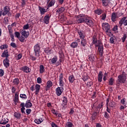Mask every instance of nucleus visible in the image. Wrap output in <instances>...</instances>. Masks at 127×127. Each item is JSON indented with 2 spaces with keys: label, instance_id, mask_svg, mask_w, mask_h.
Segmentation results:
<instances>
[{
  "label": "nucleus",
  "instance_id": "25",
  "mask_svg": "<svg viewBox=\"0 0 127 127\" xmlns=\"http://www.w3.org/2000/svg\"><path fill=\"white\" fill-rule=\"evenodd\" d=\"M35 90H36L35 95H38V93H39V91H40V85L36 84L35 85Z\"/></svg>",
  "mask_w": 127,
  "mask_h": 127
},
{
  "label": "nucleus",
  "instance_id": "37",
  "mask_svg": "<svg viewBox=\"0 0 127 127\" xmlns=\"http://www.w3.org/2000/svg\"><path fill=\"white\" fill-rule=\"evenodd\" d=\"M97 115H98L97 112H93L91 116L92 121H95V120H96V117H97Z\"/></svg>",
  "mask_w": 127,
  "mask_h": 127
},
{
  "label": "nucleus",
  "instance_id": "14",
  "mask_svg": "<svg viewBox=\"0 0 127 127\" xmlns=\"http://www.w3.org/2000/svg\"><path fill=\"white\" fill-rule=\"evenodd\" d=\"M60 86L63 87L64 86V82H63V74L61 73L59 76Z\"/></svg>",
  "mask_w": 127,
  "mask_h": 127
},
{
  "label": "nucleus",
  "instance_id": "34",
  "mask_svg": "<svg viewBox=\"0 0 127 127\" xmlns=\"http://www.w3.org/2000/svg\"><path fill=\"white\" fill-rule=\"evenodd\" d=\"M64 10H65V8L62 7L61 8H59L57 10V12H58V13H62V12H64Z\"/></svg>",
  "mask_w": 127,
  "mask_h": 127
},
{
  "label": "nucleus",
  "instance_id": "53",
  "mask_svg": "<svg viewBox=\"0 0 127 127\" xmlns=\"http://www.w3.org/2000/svg\"><path fill=\"white\" fill-rule=\"evenodd\" d=\"M104 113L105 114L104 116L106 118V119H109L110 118V115H109L108 112H105Z\"/></svg>",
  "mask_w": 127,
  "mask_h": 127
},
{
  "label": "nucleus",
  "instance_id": "17",
  "mask_svg": "<svg viewBox=\"0 0 127 127\" xmlns=\"http://www.w3.org/2000/svg\"><path fill=\"white\" fill-rule=\"evenodd\" d=\"M50 19V16L49 15H46L44 17V22L46 24H48L49 23V20Z\"/></svg>",
  "mask_w": 127,
  "mask_h": 127
},
{
  "label": "nucleus",
  "instance_id": "51",
  "mask_svg": "<svg viewBox=\"0 0 127 127\" xmlns=\"http://www.w3.org/2000/svg\"><path fill=\"white\" fill-rule=\"evenodd\" d=\"M100 109L96 107L95 109H94V112L96 113V114H97V115H99V114L100 113Z\"/></svg>",
  "mask_w": 127,
  "mask_h": 127
},
{
  "label": "nucleus",
  "instance_id": "33",
  "mask_svg": "<svg viewBox=\"0 0 127 127\" xmlns=\"http://www.w3.org/2000/svg\"><path fill=\"white\" fill-rule=\"evenodd\" d=\"M58 60V59H57V57H55L53 59L50 60V61L52 64H55L56 62H57V61Z\"/></svg>",
  "mask_w": 127,
  "mask_h": 127
},
{
  "label": "nucleus",
  "instance_id": "26",
  "mask_svg": "<svg viewBox=\"0 0 127 127\" xmlns=\"http://www.w3.org/2000/svg\"><path fill=\"white\" fill-rule=\"evenodd\" d=\"M98 76V81L99 82H102V80H103V72L99 71Z\"/></svg>",
  "mask_w": 127,
  "mask_h": 127
},
{
  "label": "nucleus",
  "instance_id": "52",
  "mask_svg": "<svg viewBox=\"0 0 127 127\" xmlns=\"http://www.w3.org/2000/svg\"><path fill=\"white\" fill-rule=\"evenodd\" d=\"M126 39H127V34H124L123 37L122 38V42H125Z\"/></svg>",
  "mask_w": 127,
  "mask_h": 127
},
{
  "label": "nucleus",
  "instance_id": "3",
  "mask_svg": "<svg viewBox=\"0 0 127 127\" xmlns=\"http://www.w3.org/2000/svg\"><path fill=\"white\" fill-rule=\"evenodd\" d=\"M34 48L35 56H36V57H39V53H40V46L39 45V44H37L34 47Z\"/></svg>",
  "mask_w": 127,
  "mask_h": 127
},
{
  "label": "nucleus",
  "instance_id": "49",
  "mask_svg": "<svg viewBox=\"0 0 127 127\" xmlns=\"http://www.w3.org/2000/svg\"><path fill=\"white\" fill-rule=\"evenodd\" d=\"M20 97H21L22 99H27V96L25 94H21L20 95Z\"/></svg>",
  "mask_w": 127,
  "mask_h": 127
},
{
  "label": "nucleus",
  "instance_id": "13",
  "mask_svg": "<svg viewBox=\"0 0 127 127\" xmlns=\"http://www.w3.org/2000/svg\"><path fill=\"white\" fill-rule=\"evenodd\" d=\"M63 87H58L56 89V92L57 96H61V94H62V92H63Z\"/></svg>",
  "mask_w": 127,
  "mask_h": 127
},
{
  "label": "nucleus",
  "instance_id": "10",
  "mask_svg": "<svg viewBox=\"0 0 127 127\" xmlns=\"http://www.w3.org/2000/svg\"><path fill=\"white\" fill-rule=\"evenodd\" d=\"M8 29L9 30V34L10 36L11 37V40L12 41V42H14V36L13 35V34L12 33V30L11 29V27H8Z\"/></svg>",
  "mask_w": 127,
  "mask_h": 127
},
{
  "label": "nucleus",
  "instance_id": "32",
  "mask_svg": "<svg viewBox=\"0 0 127 127\" xmlns=\"http://www.w3.org/2000/svg\"><path fill=\"white\" fill-rule=\"evenodd\" d=\"M63 107H64V106H66V105H67V103H68V100L67 99V97H64V99L63 100Z\"/></svg>",
  "mask_w": 127,
  "mask_h": 127
},
{
  "label": "nucleus",
  "instance_id": "15",
  "mask_svg": "<svg viewBox=\"0 0 127 127\" xmlns=\"http://www.w3.org/2000/svg\"><path fill=\"white\" fill-rule=\"evenodd\" d=\"M4 66L6 68H8V67H9V60L8 58H5L3 61Z\"/></svg>",
  "mask_w": 127,
  "mask_h": 127
},
{
  "label": "nucleus",
  "instance_id": "48",
  "mask_svg": "<svg viewBox=\"0 0 127 127\" xmlns=\"http://www.w3.org/2000/svg\"><path fill=\"white\" fill-rule=\"evenodd\" d=\"M116 40V38L115 37H111L110 39V43L113 44H115V40Z\"/></svg>",
  "mask_w": 127,
  "mask_h": 127
},
{
  "label": "nucleus",
  "instance_id": "29",
  "mask_svg": "<svg viewBox=\"0 0 127 127\" xmlns=\"http://www.w3.org/2000/svg\"><path fill=\"white\" fill-rule=\"evenodd\" d=\"M81 39H82L81 41V46H83V47H85V46L87 45V40H86L85 38Z\"/></svg>",
  "mask_w": 127,
  "mask_h": 127
},
{
  "label": "nucleus",
  "instance_id": "4",
  "mask_svg": "<svg viewBox=\"0 0 127 127\" xmlns=\"http://www.w3.org/2000/svg\"><path fill=\"white\" fill-rule=\"evenodd\" d=\"M9 11H10V8L8 6H5L4 7L3 10L1 11L2 15H6V14H9Z\"/></svg>",
  "mask_w": 127,
  "mask_h": 127
},
{
  "label": "nucleus",
  "instance_id": "30",
  "mask_svg": "<svg viewBox=\"0 0 127 127\" xmlns=\"http://www.w3.org/2000/svg\"><path fill=\"white\" fill-rule=\"evenodd\" d=\"M115 106H116V103H115V102L113 101H110V102L108 104V107L110 108H115Z\"/></svg>",
  "mask_w": 127,
  "mask_h": 127
},
{
  "label": "nucleus",
  "instance_id": "21",
  "mask_svg": "<svg viewBox=\"0 0 127 127\" xmlns=\"http://www.w3.org/2000/svg\"><path fill=\"white\" fill-rule=\"evenodd\" d=\"M8 123V119L6 118H2V119L0 121V125H6Z\"/></svg>",
  "mask_w": 127,
  "mask_h": 127
},
{
  "label": "nucleus",
  "instance_id": "46",
  "mask_svg": "<svg viewBox=\"0 0 127 127\" xmlns=\"http://www.w3.org/2000/svg\"><path fill=\"white\" fill-rule=\"evenodd\" d=\"M8 46H7V45H2L0 47V49H1V50H3V49H7V48H8Z\"/></svg>",
  "mask_w": 127,
  "mask_h": 127
},
{
  "label": "nucleus",
  "instance_id": "1",
  "mask_svg": "<svg viewBox=\"0 0 127 127\" xmlns=\"http://www.w3.org/2000/svg\"><path fill=\"white\" fill-rule=\"evenodd\" d=\"M118 79L117 81L116 85L117 86H120L121 83H124L126 82V80H127V76H123V75L121 74L119 75L118 77Z\"/></svg>",
  "mask_w": 127,
  "mask_h": 127
},
{
  "label": "nucleus",
  "instance_id": "35",
  "mask_svg": "<svg viewBox=\"0 0 127 127\" xmlns=\"http://www.w3.org/2000/svg\"><path fill=\"white\" fill-rule=\"evenodd\" d=\"M44 51L46 54L48 55H50V54H51V49H50L49 48H47L45 49Z\"/></svg>",
  "mask_w": 127,
  "mask_h": 127
},
{
  "label": "nucleus",
  "instance_id": "8",
  "mask_svg": "<svg viewBox=\"0 0 127 127\" xmlns=\"http://www.w3.org/2000/svg\"><path fill=\"white\" fill-rule=\"evenodd\" d=\"M117 18H119L118 16V13L113 12L111 15V20L113 22L117 21Z\"/></svg>",
  "mask_w": 127,
  "mask_h": 127
},
{
  "label": "nucleus",
  "instance_id": "62",
  "mask_svg": "<svg viewBox=\"0 0 127 127\" xmlns=\"http://www.w3.org/2000/svg\"><path fill=\"white\" fill-rule=\"evenodd\" d=\"M22 57V55L21 54H19L17 56V60H20V59H21V58Z\"/></svg>",
  "mask_w": 127,
  "mask_h": 127
},
{
  "label": "nucleus",
  "instance_id": "41",
  "mask_svg": "<svg viewBox=\"0 0 127 127\" xmlns=\"http://www.w3.org/2000/svg\"><path fill=\"white\" fill-rule=\"evenodd\" d=\"M95 13H96V14L100 15L102 14V13H103V10H102L101 9H97L95 11Z\"/></svg>",
  "mask_w": 127,
  "mask_h": 127
},
{
  "label": "nucleus",
  "instance_id": "50",
  "mask_svg": "<svg viewBox=\"0 0 127 127\" xmlns=\"http://www.w3.org/2000/svg\"><path fill=\"white\" fill-rule=\"evenodd\" d=\"M92 85H93V81H88L87 83V87H88L89 88Z\"/></svg>",
  "mask_w": 127,
  "mask_h": 127
},
{
  "label": "nucleus",
  "instance_id": "45",
  "mask_svg": "<svg viewBox=\"0 0 127 127\" xmlns=\"http://www.w3.org/2000/svg\"><path fill=\"white\" fill-rule=\"evenodd\" d=\"M65 127H73V124L71 122H67L65 125Z\"/></svg>",
  "mask_w": 127,
  "mask_h": 127
},
{
  "label": "nucleus",
  "instance_id": "19",
  "mask_svg": "<svg viewBox=\"0 0 127 127\" xmlns=\"http://www.w3.org/2000/svg\"><path fill=\"white\" fill-rule=\"evenodd\" d=\"M20 70L23 71V72H25V73H29L30 72V68L27 66L21 67Z\"/></svg>",
  "mask_w": 127,
  "mask_h": 127
},
{
  "label": "nucleus",
  "instance_id": "39",
  "mask_svg": "<svg viewBox=\"0 0 127 127\" xmlns=\"http://www.w3.org/2000/svg\"><path fill=\"white\" fill-rule=\"evenodd\" d=\"M115 82V79L113 78L112 77L110 78L109 81V84L110 86H112L114 85V83Z\"/></svg>",
  "mask_w": 127,
  "mask_h": 127
},
{
  "label": "nucleus",
  "instance_id": "11",
  "mask_svg": "<svg viewBox=\"0 0 127 127\" xmlns=\"http://www.w3.org/2000/svg\"><path fill=\"white\" fill-rule=\"evenodd\" d=\"M53 85V83L51 80H49L47 82V86H46V91H48L51 87Z\"/></svg>",
  "mask_w": 127,
  "mask_h": 127
},
{
  "label": "nucleus",
  "instance_id": "2",
  "mask_svg": "<svg viewBox=\"0 0 127 127\" xmlns=\"http://www.w3.org/2000/svg\"><path fill=\"white\" fill-rule=\"evenodd\" d=\"M87 18L82 14L78 15L76 17V21L78 23H83L86 22Z\"/></svg>",
  "mask_w": 127,
  "mask_h": 127
},
{
  "label": "nucleus",
  "instance_id": "56",
  "mask_svg": "<svg viewBox=\"0 0 127 127\" xmlns=\"http://www.w3.org/2000/svg\"><path fill=\"white\" fill-rule=\"evenodd\" d=\"M101 45H103V44H102V42H101V41H98L96 43V46H98V47H100Z\"/></svg>",
  "mask_w": 127,
  "mask_h": 127
},
{
  "label": "nucleus",
  "instance_id": "6",
  "mask_svg": "<svg viewBox=\"0 0 127 127\" xmlns=\"http://www.w3.org/2000/svg\"><path fill=\"white\" fill-rule=\"evenodd\" d=\"M126 19H127V17H124L119 21V24H120V27H122L123 24H124V25H125V26L127 25V20H126Z\"/></svg>",
  "mask_w": 127,
  "mask_h": 127
},
{
  "label": "nucleus",
  "instance_id": "54",
  "mask_svg": "<svg viewBox=\"0 0 127 127\" xmlns=\"http://www.w3.org/2000/svg\"><path fill=\"white\" fill-rule=\"evenodd\" d=\"M4 74V71L2 69H0V77H2Z\"/></svg>",
  "mask_w": 127,
  "mask_h": 127
},
{
  "label": "nucleus",
  "instance_id": "18",
  "mask_svg": "<svg viewBox=\"0 0 127 127\" xmlns=\"http://www.w3.org/2000/svg\"><path fill=\"white\" fill-rule=\"evenodd\" d=\"M9 56V55H8V51L7 50H5L1 56V57L6 58H8Z\"/></svg>",
  "mask_w": 127,
  "mask_h": 127
},
{
  "label": "nucleus",
  "instance_id": "42",
  "mask_svg": "<svg viewBox=\"0 0 127 127\" xmlns=\"http://www.w3.org/2000/svg\"><path fill=\"white\" fill-rule=\"evenodd\" d=\"M25 38L24 36H20L18 38V40H19V41H21V42H24V41L25 40Z\"/></svg>",
  "mask_w": 127,
  "mask_h": 127
},
{
  "label": "nucleus",
  "instance_id": "36",
  "mask_svg": "<svg viewBox=\"0 0 127 127\" xmlns=\"http://www.w3.org/2000/svg\"><path fill=\"white\" fill-rule=\"evenodd\" d=\"M14 117L16 119H20V117H21V114L19 113L15 112L14 113Z\"/></svg>",
  "mask_w": 127,
  "mask_h": 127
},
{
  "label": "nucleus",
  "instance_id": "47",
  "mask_svg": "<svg viewBox=\"0 0 127 127\" xmlns=\"http://www.w3.org/2000/svg\"><path fill=\"white\" fill-rule=\"evenodd\" d=\"M15 37H17V38H19V37L20 36V33L19 32H15L14 33Z\"/></svg>",
  "mask_w": 127,
  "mask_h": 127
},
{
  "label": "nucleus",
  "instance_id": "38",
  "mask_svg": "<svg viewBox=\"0 0 127 127\" xmlns=\"http://www.w3.org/2000/svg\"><path fill=\"white\" fill-rule=\"evenodd\" d=\"M55 4V0H52L48 4V7H51V6H53V5Z\"/></svg>",
  "mask_w": 127,
  "mask_h": 127
},
{
  "label": "nucleus",
  "instance_id": "44",
  "mask_svg": "<svg viewBox=\"0 0 127 127\" xmlns=\"http://www.w3.org/2000/svg\"><path fill=\"white\" fill-rule=\"evenodd\" d=\"M59 54H60V58H63V57H64V54L63 53V51H62V50H60L59 51Z\"/></svg>",
  "mask_w": 127,
  "mask_h": 127
},
{
  "label": "nucleus",
  "instance_id": "60",
  "mask_svg": "<svg viewBox=\"0 0 127 127\" xmlns=\"http://www.w3.org/2000/svg\"><path fill=\"white\" fill-rule=\"evenodd\" d=\"M37 81V83H38V84H41V83H42V79H41V78L40 77H38Z\"/></svg>",
  "mask_w": 127,
  "mask_h": 127
},
{
  "label": "nucleus",
  "instance_id": "28",
  "mask_svg": "<svg viewBox=\"0 0 127 127\" xmlns=\"http://www.w3.org/2000/svg\"><path fill=\"white\" fill-rule=\"evenodd\" d=\"M45 72V68H44V65H40V74H43V73H44Z\"/></svg>",
  "mask_w": 127,
  "mask_h": 127
},
{
  "label": "nucleus",
  "instance_id": "24",
  "mask_svg": "<svg viewBox=\"0 0 127 127\" xmlns=\"http://www.w3.org/2000/svg\"><path fill=\"white\" fill-rule=\"evenodd\" d=\"M98 51L100 55H103V52L104 51V47L103 46V45H100V46L98 47Z\"/></svg>",
  "mask_w": 127,
  "mask_h": 127
},
{
  "label": "nucleus",
  "instance_id": "61",
  "mask_svg": "<svg viewBox=\"0 0 127 127\" xmlns=\"http://www.w3.org/2000/svg\"><path fill=\"white\" fill-rule=\"evenodd\" d=\"M28 28H29V25H28V24L24 25L23 29H24V30H25V29H28Z\"/></svg>",
  "mask_w": 127,
  "mask_h": 127
},
{
  "label": "nucleus",
  "instance_id": "27",
  "mask_svg": "<svg viewBox=\"0 0 127 127\" xmlns=\"http://www.w3.org/2000/svg\"><path fill=\"white\" fill-rule=\"evenodd\" d=\"M39 10L41 12V14H44L45 12H47V10L45 8L39 6Z\"/></svg>",
  "mask_w": 127,
  "mask_h": 127
},
{
  "label": "nucleus",
  "instance_id": "7",
  "mask_svg": "<svg viewBox=\"0 0 127 127\" xmlns=\"http://www.w3.org/2000/svg\"><path fill=\"white\" fill-rule=\"evenodd\" d=\"M20 33H21L23 36H24L25 38H27V37L29 36V32H27L24 29L20 30Z\"/></svg>",
  "mask_w": 127,
  "mask_h": 127
},
{
  "label": "nucleus",
  "instance_id": "31",
  "mask_svg": "<svg viewBox=\"0 0 127 127\" xmlns=\"http://www.w3.org/2000/svg\"><path fill=\"white\" fill-rule=\"evenodd\" d=\"M70 46L72 48H77L78 47V43L76 42H72L70 44Z\"/></svg>",
  "mask_w": 127,
  "mask_h": 127
},
{
  "label": "nucleus",
  "instance_id": "5",
  "mask_svg": "<svg viewBox=\"0 0 127 127\" xmlns=\"http://www.w3.org/2000/svg\"><path fill=\"white\" fill-rule=\"evenodd\" d=\"M102 26H103V29L105 30L106 33H108V32H109V33H111V32L110 31L111 26L109 24V23H104L102 24Z\"/></svg>",
  "mask_w": 127,
  "mask_h": 127
},
{
  "label": "nucleus",
  "instance_id": "57",
  "mask_svg": "<svg viewBox=\"0 0 127 127\" xmlns=\"http://www.w3.org/2000/svg\"><path fill=\"white\" fill-rule=\"evenodd\" d=\"M35 123L36 124H41V123H42V121H40V119H35Z\"/></svg>",
  "mask_w": 127,
  "mask_h": 127
},
{
  "label": "nucleus",
  "instance_id": "63",
  "mask_svg": "<svg viewBox=\"0 0 127 127\" xmlns=\"http://www.w3.org/2000/svg\"><path fill=\"white\" fill-rule=\"evenodd\" d=\"M26 113L27 115L30 114V113H31V109H26Z\"/></svg>",
  "mask_w": 127,
  "mask_h": 127
},
{
  "label": "nucleus",
  "instance_id": "9",
  "mask_svg": "<svg viewBox=\"0 0 127 127\" xmlns=\"http://www.w3.org/2000/svg\"><path fill=\"white\" fill-rule=\"evenodd\" d=\"M102 2L103 6H109V4L111 3L110 0H100Z\"/></svg>",
  "mask_w": 127,
  "mask_h": 127
},
{
  "label": "nucleus",
  "instance_id": "43",
  "mask_svg": "<svg viewBox=\"0 0 127 127\" xmlns=\"http://www.w3.org/2000/svg\"><path fill=\"white\" fill-rule=\"evenodd\" d=\"M74 80H75V79L74 78V76L73 75L69 76V81L70 83H73V82H74Z\"/></svg>",
  "mask_w": 127,
  "mask_h": 127
},
{
  "label": "nucleus",
  "instance_id": "22",
  "mask_svg": "<svg viewBox=\"0 0 127 127\" xmlns=\"http://www.w3.org/2000/svg\"><path fill=\"white\" fill-rule=\"evenodd\" d=\"M26 108H31L32 107V103L30 100H27L25 104Z\"/></svg>",
  "mask_w": 127,
  "mask_h": 127
},
{
  "label": "nucleus",
  "instance_id": "40",
  "mask_svg": "<svg viewBox=\"0 0 127 127\" xmlns=\"http://www.w3.org/2000/svg\"><path fill=\"white\" fill-rule=\"evenodd\" d=\"M14 85H18L19 84V79L18 78H15L13 81Z\"/></svg>",
  "mask_w": 127,
  "mask_h": 127
},
{
  "label": "nucleus",
  "instance_id": "64",
  "mask_svg": "<svg viewBox=\"0 0 127 127\" xmlns=\"http://www.w3.org/2000/svg\"><path fill=\"white\" fill-rule=\"evenodd\" d=\"M25 3H26L25 2V1H22L21 2V7H24V5H25Z\"/></svg>",
  "mask_w": 127,
  "mask_h": 127
},
{
  "label": "nucleus",
  "instance_id": "20",
  "mask_svg": "<svg viewBox=\"0 0 127 127\" xmlns=\"http://www.w3.org/2000/svg\"><path fill=\"white\" fill-rule=\"evenodd\" d=\"M18 95H19V93L18 92H16L15 94V97L14 99L13 100L15 105L18 103L19 99H18Z\"/></svg>",
  "mask_w": 127,
  "mask_h": 127
},
{
  "label": "nucleus",
  "instance_id": "55",
  "mask_svg": "<svg viewBox=\"0 0 127 127\" xmlns=\"http://www.w3.org/2000/svg\"><path fill=\"white\" fill-rule=\"evenodd\" d=\"M82 79L84 81H87L89 79V76L86 74L83 76Z\"/></svg>",
  "mask_w": 127,
  "mask_h": 127
},
{
  "label": "nucleus",
  "instance_id": "23",
  "mask_svg": "<svg viewBox=\"0 0 127 127\" xmlns=\"http://www.w3.org/2000/svg\"><path fill=\"white\" fill-rule=\"evenodd\" d=\"M88 59L90 61H91L93 62V61H95V59H96V55L91 54L90 56H89Z\"/></svg>",
  "mask_w": 127,
  "mask_h": 127
},
{
  "label": "nucleus",
  "instance_id": "59",
  "mask_svg": "<svg viewBox=\"0 0 127 127\" xmlns=\"http://www.w3.org/2000/svg\"><path fill=\"white\" fill-rule=\"evenodd\" d=\"M10 46H11V47H13V48H16V47H17L16 44L13 42H12L10 44Z\"/></svg>",
  "mask_w": 127,
  "mask_h": 127
},
{
  "label": "nucleus",
  "instance_id": "16",
  "mask_svg": "<svg viewBox=\"0 0 127 127\" xmlns=\"http://www.w3.org/2000/svg\"><path fill=\"white\" fill-rule=\"evenodd\" d=\"M85 23L87 24L88 25H89V26H94V22L92 20H90L89 18H86V19L85 20Z\"/></svg>",
  "mask_w": 127,
  "mask_h": 127
},
{
  "label": "nucleus",
  "instance_id": "58",
  "mask_svg": "<svg viewBox=\"0 0 127 127\" xmlns=\"http://www.w3.org/2000/svg\"><path fill=\"white\" fill-rule=\"evenodd\" d=\"M121 104L124 105V106H126V98H123L121 100Z\"/></svg>",
  "mask_w": 127,
  "mask_h": 127
},
{
  "label": "nucleus",
  "instance_id": "12",
  "mask_svg": "<svg viewBox=\"0 0 127 127\" xmlns=\"http://www.w3.org/2000/svg\"><path fill=\"white\" fill-rule=\"evenodd\" d=\"M77 32L79 35V37L80 39H83V38H85V32H84V31L78 30Z\"/></svg>",
  "mask_w": 127,
  "mask_h": 127
}]
</instances>
